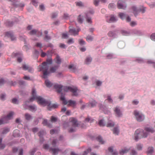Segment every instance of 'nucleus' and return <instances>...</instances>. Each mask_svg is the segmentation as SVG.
I'll list each match as a JSON object with an SVG mask.
<instances>
[{"label":"nucleus","instance_id":"56","mask_svg":"<svg viewBox=\"0 0 155 155\" xmlns=\"http://www.w3.org/2000/svg\"><path fill=\"white\" fill-rule=\"evenodd\" d=\"M12 102L15 104H17L18 103L17 100L16 98H13L12 100Z\"/></svg>","mask_w":155,"mask_h":155},{"label":"nucleus","instance_id":"45","mask_svg":"<svg viewBox=\"0 0 155 155\" xmlns=\"http://www.w3.org/2000/svg\"><path fill=\"white\" fill-rule=\"evenodd\" d=\"M25 117L26 119L27 120H29L31 118V116L28 114H25Z\"/></svg>","mask_w":155,"mask_h":155},{"label":"nucleus","instance_id":"54","mask_svg":"<svg viewBox=\"0 0 155 155\" xmlns=\"http://www.w3.org/2000/svg\"><path fill=\"white\" fill-rule=\"evenodd\" d=\"M51 39V37L50 36H48V35H46L44 38V40L47 41Z\"/></svg>","mask_w":155,"mask_h":155},{"label":"nucleus","instance_id":"19","mask_svg":"<svg viewBox=\"0 0 155 155\" xmlns=\"http://www.w3.org/2000/svg\"><path fill=\"white\" fill-rule=\"evenodd\" d=\"M114 125V123L112 120H109L106 124L107 127H113Z\"/></svg>","mask_w":155,"mask_h":155},{"label":"nucleus","instance_id":"12","mask_svg":"<svg viewBox=\"0 0 155 155\" xmlns=\"http://www.w3.org/2000/svg\"><path fill=\"white\" fill-rule=\"evenodd\" d=\"M114 110L116 116L120 117L122 116V114L119 107L117 106L115 107Z\"/></svg>","mask_w":155,"mask_h":155},{"label":"nucleus","instance_id":"60","mask_svg":"<svg viewBox=\"0 0 155 155\" xmlns=\"http://www.w3.org/2000/svg\"><path fill=\"white\" fill-rule=\"evenodd\" d=\"M59 47L61 48H66V45L63 44L61 43L60 44Z\"/></svg>","mask_w":155,"mask_h":155},{"label":"nucleus","instance_id":"21","mask_svg":"<svg viewBox=\"0 0 155 155\" xmlns=\"http://www.w3.org/2000/svg\"><path fill=\"white\" fill-rule=\"evenodd\" d=\"M113 134L115 135H118L119 132V130L118 127H114L113 130Z\"/></svg>","mask_w":155,"mask_h":155},{"label":"nucleus","instance_id":"25","mask_svg":"<svg viewBox=\"0 0 155 155\" xmlns=\"http://www.w3.org/2000/svg\"><path fill=\"white\" fill-rule=\"evenodd\" d=\"M97 104V102L94 101L91 103H90L87 105L88 107H93L95 106Z\"/></svg>","mask_w":155,"mask_h":155},{"label":"nucleus","instance_id":"3","mask_svg":"<svg viewBox=\"0 0 155 155\" xmlns=\"http://www.w3.org/2000/svg\"><path fill=\"white\" fill-rule=\"evenodd\" d=\"M52 63L51 59H47L46 62H43L42 65H40L38 67L39 71H42L43 72V78H47V76L48 75L50 72L48 71L49 68L48 64H51Z\"/></svg>","mask_w":155,"mask_h":155},{"label":"nucleus","instance_id":"14","mask_svg":"<svg viewBox=\"0 0 155 155\" xmlns=\"http://www.w3.org/2000/svg\"><path fill=\"white\" fill-rule=\"evenodd\" d=\"M5 36L10 38L12 41L15 39V37L13 35V33L11 31L7 32L5 33Z\"/></svg>","mask_w":155,"mask_h":155},{"label":"nucleus","instance_id":"43","mask_svg":"<svg viewBox=\"0 0 155 155\" xmlns=\"http://www.w3.org/2000/svg\"><path fill=\"white\" fill-rule=\"evenodd\" d=\"M137 25L136 21H132L130 23V25L132 27H134Z\"/></svg>","mask_w":155,"mask_h":155},{"label":"nucleus","instance_id":"40","mask_svg":"<svg viewBox=\"0 0 155 155\" xmlns=\"http://www.w3.org/2000/svg\"><path fill=\"white\" fill-rule=\"evenodd\" d=\"M78 21L80 23H82L83 22V20L81 18V15H79L78 18Z\"/></svg>","mask_w":155,"mask_h":155},{"label":"nucleus","instance_id":"55","mask_svg":"<svg viewBox=\"0 0 155 155\" xmlns=\"http://www.w3.org/2000/svg\"><path fill=\"white\" fill-rule=\"evenodd\" d=\"M79 44L81 45H83L85 44V42L83 41L82 39H80L79 41Z\"/></svg>","mask_w":155,"mask_h":155},{"label":"nucleus","instance_id":"24","mask_svg":"<svg viewBox=\"0 0 155 155\" xmlns=\"http://www.w3.org/2000/svg\"><path fill=\"white\" fill-rule=\"evenodd\" d=\"M45 83L46 86L48 87H50L53 85L48 80L45 81Z\"/></svg>","mask_w":155,"mask_h":155},{"label":"nucleus","instance_id":"5","mask_svg":"<svg viewBox=\"0 0 155 155\" xmlns=\"http://www.w3.org/2000/svg\"><path fill=\"white\" fill-rule=\"evenodd\" d=\"M60 100L63 101V104L65 105L68 104V106H71L72 107L75 108L77 105V103L76 101L72 100H69L67 101L65 99V97L63 95L62 93H61V95L60 97Z\"/></svg>","mask_w":155,"mask_h":155},{"label":"nucleus","instance_id":"38","mask_svg":"<svg viewBox=\"0 0 155 155\" xmlns=\"http://www.w3.org/2000/svg\"><path fill=\"white\" fill-rule=\"evenodd\" d=\"M2 139L0 138V149H3L5 147V145L2 143Z\"/></svg>","mask_w":155,"mask_h":155},{"label":"nucleus","instance_id":"63","mask_svg":"<svg viewBox=\"0 0 155 155\" xmlns=\"http://www.w3.org/2000/svg\"><path fill=\"white\" fill-rule=\"evenodd\" d=\"M57 16V14L56 13H53L52 14L51 17L52 18H54Z\"/></svg>","mask_w":155,"mask_h":155},{"label":"nucleus","instance_id":"28","mask_svg":"<svg viewBox=\"0 0 155 155\" xmlns=\"http://www.w3.org/2000/svg\"><path fill=\"white\" fill-rule=\"evenodd\" d=\"M97 140L101 144H103L104 143V141L102 140L101 137L100 136H98L96 138Z\"/></svg>","mask_w":155,"mask_h":155},{"label":"nucleus","instance_id":"6","mask_svg":"<svg viewBox=\"0 0 155 155\" xmlns=\"http://www.w3.org/2000/svg\"><path fill=\"white\" fill-rule=\"evenodd\" d=\"M14 114V113L12 112H10L7 116L4 117L0 120V125L3 124L7 123L8 120L10 119L12 115Z\"/></svg>","mask_w":155,"mask_h":155},{"label":"nucleus","instance_id":"10","mask_svg":"<svg viewBox=\"0 0 155 155\" xmlns=\"http://www.w3.org/2000/svg\"><path fill=\"white\" fill-rule=\"evenodd\" d=\"M119 16L122 20L126 19L127 21L130 22L131 21V18L129 16H127L126 15L123 13L120 12L119 14Z\"/></svg>","mask_w":155,"mask_h":155},{"label":"nucleus","instance_id":"53","mask_svg":"<svg viewBox=\"0 0 155 155\" xmlns=\"http://www.w3.org/2000/svg\"><path fill=\"white\" fill-rule=\"evenodd\" d=\"M68 35L67 33H63L62 34V38H68Z\"/></svg>","mask_w":155,"mask_h":155},{"label":"nucleus","instance_id":"26","mask_svg":"<svg viewBox=\"0 0 155 155\" xmlns=\"http://www.w3.org/2000/svg\"><path fill=\"white\" fill-rule=\"evenodd\" d=\"M56 63L58 64H60L61 62V60L60 57L58 55L54 59Z\"/></svg>","mask_w":155,"mask_h":155},{"label":"nucleus","instance_id":"2","mask_svg":"<svg viewBox=\"0 0 155 155\" xmlns=\"http://www.w3.org/2000/svg\"><path fill=\"white\" fill-rule=\"evenodd\" d=\"M54 88L56 90L58 93H61V91L63 90L65 92L70 91L73 93V96H77L78 95L77 93L78 89L76 87L65 86L62 88L63 86L62 85L58 84H54Z\"/></svg>","mask_w":155,"mask_h":155},{"label":"nucleus","instance_id":"33","mask_svg":"<svg viewBox=\"0 0 155 155\" xmlns=\"http://www.w3.org/2000/svg\"><path fill=\"white\" fill-rule=\"evenodd\" d=\"M58 68V66H56L52 67L50 69V72L51 73L54 72Z\"/></svg>","mask_w":155,"mask_h":155},{"label":"nucleus","instance_id":"64","mask_svg":"<svg viewBox=\"0 0 155 155\" xmlns=\"http://www.w3.org/2000/svg\"><path fill=\"white\" fill-rule=\"evenodd\" d=\"M18 155H23V150L22 149L19 150Z\"/></svg>","mask_w":155,"mask_h":155},{"label":"nucleus","instance_id":"57","mask_svg":"<svg viewBox=\"0 0 155 155\" xmlns=\"http://www.w3.org/2000/svg\"><path fill=\"white\" fill-rule=\"evenodd\" d=\"M99 2V0H94V4L95 6H97Z\"/></svg>","mask_w":155,"mask_h":155},{"label":"nucleus","instance_id":"9","mask_svg":"<svg viewBox=\"0 0 155 155\" xmlns=\"http://www.w3.org/2000/svg\"><path fill=\"white\" fill-rule=\"evenodd\" d=\"M132 9L133 11L134 14L135 16H136L137 15L138 13L140 12H141L142 13H144L145 10V8L143 6L140 7V10L137 9L136 7L134 6L132 7Z\"/></svg>","mask_w":155,"mask_h":155},{"label":"nucleus","instance_id":"47","mask_svg":"<svg viewBox=\"0 0 155 155\" xmlns=\"http://www.w3.org/2000/svg\"><path fill=\"white\" fill-rule=\"evenodd\" d=\"M150 38L152 40L155 41V33H153L150 36Z\"/></svg>","mask_w":155,"mask_h":155},{"label":"nucleus","instance_id":"16","mask_svg":"<svg viewBox=\"0 0 155 155\" xmlns=\"http://www.w3.org/2000/svg\"><path fill=\"white\" fill-rule=\"evenodd\" d=\"M22 68L25 70H28L29 72H32L33 71V70L31 68L29 67L28 65L26 64L23 65Z\"/></svg>","mask_w":155,"mask_h":155},{"label":"nucleus","instance_id":"23","mask_svg":"<svg viewBox=\"0 0 155 155\" xmlns=\"http://www.w3.org/2000/svg\"><path fill=\"white\" fill-rule=\"evenodd\" d=\"M145 130L147 132L153 133L154 132V130L151 127H146Z\"/></svg>","mask_w":155,"mask_h":155},{"label":"nucleus","instance_id":"35","mask_svg":"<svg viewBox=\"0 0 155 155\" xmlns=\"http://www.w3.org/2000/svg\"><path fill=\"white\" fill-rule=\"evenodd\" d=\"M116 7L115 5L113 3L110 4L108 5V8L110 9H113Z\"/></svg>","mask_w":155,"mask_h":155},{"label":"nucleus","instance_id":"51","mask_svg":"<svg viewBox=\"0 0 155 155\" xmlns=\"http://www.w3.org/2000/svg\"><path fill=\"white\" fill-rule=\"evenodd\" d=\"M98 124L99 125L101 126H104L103 123V120H100Z\"/></svg>","mask_w":155,"mask_h":155},{"label":"nucleus","instance_id":"30","mask_svg":"<svg viewBox=\"0 0 155 155\" xmlns=\"http://www.w3.org/2000/svg\"><path fill=\"white\" fill-rule=\"evenodd\" d=\"M108 150L110 152L112 153V155H117V152H115V151L113 152V149L112 147H109L108 148Z\"/></svg>","mask_w":155,"mask_h":155},{"label":"nucleus","instance_id":"32","mask_svg":"<svg viewBox=\"0 0 155 155\" xmlns=\"http://www.w3.org/2000/svg\"><path fill=\"white\" fill-rule=\"evenodd\" d=\"M44 134V132L43 131H40L38 134V135L40 137V140L42 142H43V140H42L43 139L42 136Z\"/></svg>","mask_w":155,"mask_h":155},{"label":"nucleus","instance_id":"4","mask_svg":"<svg viewBox=\"0 0 155 155\" xmlns=\"http://www.w3.org/2000/svg\"><path fill=\"white\" fill-rule=\"evenodd\" d=\"M148 134V133L147 132H145L143 130L137 129L135 132V140L137 141L142 138H146L147 137Z\"/></svg>","mask_w":155,"mask_h":155},{"label":"nucleus","instance_id":"42","mask_svg":"<svg viewBox=\"0 0 155 155\" xmlns=\"http://www.w3.org/2000/svg\"><path fill=\"white\" fill-rule=\"evenodd\" d=\"M86 40L88 41H90L93 40V38L91 36H88L86 38Z\"/></svg>","mask_w":155,"mask_h":155},{"label":"nucleus","instance_id":"13","mask_svg":"<svg viewBox=\"0 0 155 155\" xmlns=\"http://www.w3.org/2000/svg\"><path fill=\"white\" fill-rule=\"evenodd\" d=\"M79 31V30L78 29H77L76 31L74 28H70L69 31V32L71 35L75 36L78 35Z\"/></svg>","mask_w":155,"mask_h":155},{"label":"nucleus","instance_id":"50","mask_svg":"<svg viewBox=\"0 0 155 155\" xmlns=\"http://www.w3.org/2000/svg\"><path fill=\"white\" fill-rule=\"evenodd\" d=\"M6 25L9 26H11L13 25V23L12 22L7 21L6 23Z\"/></svg>","mask_w":155,"mask_h":155},{"label":"nucleus","instance_id":"15","mask_svg":"<svg viewBox=\"0 0 155 155\" xmlns=\"http://www.w3.org/2000/svg\"><path fill=\"white\" fill-rule=\"evenodd\" d=\"M70 122L72 123L74 127H77L78 126L79 124L77 123L76 119L73 117L70 118L69 119Z\"/></svg>","mask_w":155,"mask_h":155},{"label":"nucleus","instance_id":"11","mask_svg":"<svg viewBox=\"0 0 155 155\" xmlns=\"http://www.w3.org/2000/svg\"><path fill=\"white\" fill-rule=\"evenodd\" d=\"M117 7L119 9H124L126 8V6L124 4V2L121 1H118L117 4Z\"/></svg>","mask_w":155,"mask_h":155},{"label":"nucleus","instance_id":"58","mask_svg":"<svg viewBox=\"0 0 155 155\" xmlns=\"http://www.w3.org/2000/svg\"><path fill=\"white\" fill-rule=\"evenodd\" d=\"M137 153L134 150H132L130 153V154L131 155H136Z\"/></svg>","mask_w":155,"mask_h":155},{"label":"nucleus","instance_id":"59","mask_svg":"<svg viewBox=\"0 0 155 155\" xmlns=\"http://www.w3.org/2000/svg\"><path fill=\"white\" fill-rule=\"evenodd\" d=\"M57 120V118L52 116L51 118V122H55Z\"/></svg>","mask_w":155,"mask_h":155},{"label":"nucleus","instance_id":"34","mask_svg":"<svg viewBox=\"0 0 155 155\" xmlns=\"http://www.w3.org/2000/svg\"><path fill=\"white\" fill-rule=\"evenodd\" d=\"M37 32V31L36 30L33 29L30 31V32H29V34L31 35H35Z\"/></svg>","mask_w":155,"mask_h":155},{"label":"nucleus","instance_id":"7","mask_svg":"<svg viewBox=\"0 0 155 155\" xmlns=\"http://www.w3.org/2000/svg\"><path fill=\"white\" fill-rule=\"evenodd\" d=\"M134 114L137 120L139 122L143 121L144 119V116L139 111L135 110L134 112Z\"/></svg>","mask_w":155,"mask_h":155},{"label":"nucleus","instance_id":"61","mask_svg":"<svg viewBox=\"0 0 155 155\" xmlns=\"http://www.w3.org/2000/svg\"><path fill=\"white\" fill-rule=\"evenodd\" d=\"M5 95L4 94H2L1 97V99L4 100L5 99Z\"/></svg>","mask_w":155,"mask_h":155},{"label":"nucleus","instance_id":"37","mask_svg":"<svg viewBox=\"0 0 155 155\" xmlns=\"http://www.w3.org/2000/svg\"><path fill=\"white\" fill-rule=\"evenodd\" d=\"M91 151V148H88L87 149V150L85 151H84L83 154V155H86L87 154V153Z\"/></svg>","mask_w":155,"mask_h":155},{"label":"nucleus","instance_id":"17","mask_svg":"<svg viewBox=\"0 0 155 155\" xmlns=\"http://www.w3.org/2000/svg\"><path fill=\"white\" fill-rule=\"evenodd\" d=\"M13 135L15 137H19L20 136V132L18 130H15L13 132Z\"/></svg>","mask_w":155,"mask_h":155},{"label":"nucleus","instance_id":"46","mask_svg":"<svg viewBox=\"0 0 155 155\" xmlns=\"http://www.w3.org/2000/svg\"><path fill=\"white\" fill-rule=\"evenodd\" d=\"M74 40L73 38H70L67 41V43L68 44H70L74 43Z\"/></svg>","mask_w":155,"mask_h":155},{"label":"nucleus","instance_id":"31","mask_svg":"<svg viewBox=\"0 0 155 155\" xmlns=\"http://www.w3.org/2000/svg\"><path fill=\"white\" fill-rule=\"evenodd\" d=\"M115 35L114 32L111 31H109L107 34V35L110 37H113L115 36Z\"/></svg>","mask_w":155,"mask_h":155},{"label":"nucleus","instance_id":"27","mask_svg":"<svg viewBox=\"0 0 155 155\" xmlns=\"http://www.w3.org/2000/svg\"><path fill=\"white\" fill-rule=\"evenodd\" d=\"M117 19L114 15H112L110 16V20L107 21L108 22H114L116 21Z\"/></svg>","mask_w":155,"mask_h":155},{"label":"nucleus","instance_id":"29","mask_svg":"<svg viewBox=\"0 0 155 155\" xmlns=\"http://www.w3.org/2000/svg\"><path fill=\"white\" fill-rule=\"evenodd\" d=\"M29 109L32 111H35L36 110V107L35 105L30 106L29 107Z\"/></svg>","mask_w":155,"mask_h":155},{"label":"nucleus","instance_id":"18","mask_svg":"<svg viewBox=\"0 0 155 155\" xmlns=\"http://www.w3.org/2000/svg\"><path fill=\"white\" fill-rule=\"evenodd\" d=\"M129 150V149H127L126 148L122 149L120 151V153L121 155H123L125 153H127L128 151Z\"/></svg>","mask_w":155,"mask_h":155},{"label":"nucleus","instance_id":"39","mask_svg":"<svg viewBox=\"0 0 155 155\" xmlns=\"http://www.w3.org/2000/svg\"><path fill=\"white\" fill-rule=\"evenodd\" d=\"M42 124L44 125H47L49 127H50V125H48V124L47 120L44 119Z\"/></svg>","mask_w":155,"mask_h":155},{"label":"nucleus","instance_id":"1","mask_svg":"<svg viewBox=\"0 0 155 155\" xmlns=\"http://www.w3.org/2000/svg\"><path fill=\"white\" fill-rule=\"evenodd\" d=\"M32 97L29 100L30 102H32L35 100H36L38 103L43 106H47V109L49 110H51L52 108H55L57 107L58 105L57 104H51L50 101H45L43 98L40 96L36 95V92L35 89H33L32 91Z\"/></svg>","mask_w":155,"mask_h":155},{"label":"nucleus","instance_id":"8","mask_svg":"<svg viewBox=\"0 0 155 155\" xmlns=\"http://www.w3.org/2000/svg\"><path fill=\"white\" fill-rule=\"evenodd\" d=\"M43 147L44 149L46 150L49 149V151L51 150L52 153L54 155L58 154V152L60 150L58 148H49V146L47 144H44Z\"/></svg>","mask_w":155,"mask_h":155},{"label":"nucleus","instance_id":"22","mask_svg":"<svg viewBox=\"0 0 155 155\" xmlns=\"http://www.w3.org/2000/svg\"><path fill=\"white\" fill-rule=\"evenodd\" d=\"M94 119L91 118L89 116H88L85 119L84 122H90L91 123L94 122Z\"/></svg>","mask_w":155,"mask_h":155},{"label":"nucleus","instance_id":"49","mask_svg":"<svg viewBox=\"0 0 155 155\" xmlns=\"http://www.w3.org/2000/svg\"><path fill=\"white\" fill-rule=\"evenodd\" d=\"M9 131V129L8 128H5L4 129L3 131L2 132V134H5L8 133Z\"/></svg>","mask_w":155,"mask_h":155},{"label":"nucleus","instance_id":"48","mask_svg":"<svg viewBox=\"0 0 155 155\" xmlns=\"http://www.w3.org/2000/svg\"><path fill=\"white\" fill-rule=\"evenodd\" d=\"M137 148L138 150H141L142 149V145L140 144L137 145Z\"/></svg>","mask_w":155,"mask_h":155},{"label":"nucleus","instance_id":"41","mask_svg":"<svg viewBox=\"0 0 155 155\" xmlns=\"http://www.w3.org/2000/svg\"><path fill=\"white\" fill-rule=\"evenodd\" d=\"M57 142V140L54 139L53 140L52 142V145L53 147H54L56 146V144Z\"/></svg>","mask_w":155,"mask_h":155},{"label":"nucleus","instance_id":"36","mask_svg":"<svg viewBox=\"0 0 155 155\" xmlns=\"http://www.w3.org/2000/svg\"><path fill=\"white\" fill-rule=\"evenodd\" d=\"M153 152V148L152 147H149L147 151V153L148 154H151Z\"/></svg>","mask_w":155,"mask_h":155},{"label":"nucleus","instance_id":"52","mask_svg":"<svg viewBox=\"0 0 155 155\" xmlns=\"http://www.w3.org/2000/svg\"><path fill=\"white\" fill-rule=\"evenodd\" d=\"M36 150L35 148L32 149L30 152L31 155H34V153L36 152Z\"/></svg>","mask_w":155,"mask_h":155},{"label":"nucleus","instance_id":"20","mask_svg":"<svg viewBox=\"0 0 155 155\" xmlns=\"http://www.w3.org/2000/svg\"><path fill=\"white\" fill-rule=\"evenodd\" d=\"M92 60V59L91 57H87L85 60V63L86 64H88L91 62Z\"/></svg>","mask_w":155,"mask_h":155},{"label":"nucleus","instance_id":"44","mask_svg":"<svg viewBox=\"0 0 155 155\" xmlns=\"http://www.w3.org/2000/svg\"><path fill=\"white\" fill-rule=\"evenodd\" d=\"M107 100V101L109 103H113V101L112 99L110 97V96H108L107 97V98L106 100H105V101Z\"/></svg>","mask_w":155,"mask_h":155},{"label":"nucleus","instance_id":"62","mask_svg":"<svg viewBox=\"0 0 155 155\" xmlns=\"http://www.w3.org/2000/svg\"><path fill=\"white\" fill-rule=\"evenodd\" d=\"M76 5L77 6H82L83 5L82 3L81 2H76Z\"/></svg>","mask_w":155,"mask_h":155}]
</instances>
